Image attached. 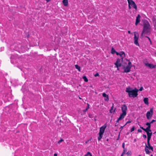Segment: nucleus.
Wrapping results in <instances>:
<instances>
[{
  "instance_id": "1",
  "label": "nucleus",
  "mask_w": 156,
  "mask_h": 156,
  "mask_svg": "<svg viewBox=\"0 0 156 156\" xmlns=\"http://www.w3.org/2000/svg\"><path fill=\"white\" fill-rule=\"evenodd\" d=\"M139 90L135 88L134 89L132 88L128 87L126 88V92L128 93L129 97L130 98L133 97L135 98L137 97L138 94V92Z\"/></svg>"
},
{
  "instance_id": "2",
  "label": "nucleus",
  "mask_w": 156,
  "mask_h": 156,
  "mask_svg": "<svg viewBox=\"0 0 156 156\" xmlns=\"http://www.w3.org/2000/svg\"><path fill=\"white\" fill-rule=\"evenodd\" d=\"M143 26L142 31L145 32V34L149 35L151 31V27L149 22L147 20L145 21L143 23Z\"/></svg>"
},
{
  "instance_id": "3",
  "label": "nucleus",
  "mask_w": 156,
  "mask_h": 156,
  "mask_svg": "<svg viewBox=\"0 0 156 156\" xmlns=\"http://www.w3.org/2000/svg\"><path fill=\"white\" fill-rule=\"evenodd\" d=\"M153 114V108H151L149 111H148L146 114V117L148 120L151 119Z\"/></svg>"
},
{
  "instance_id": "4",
  "label": "nucleus",
  "mask_w": 156,
  "mask_h": 156,
  "mask_svg": "<svg viewBox=\"0 0 156 156\" xmlns=\"http://www.w3.org/2000/svg\"><path fill=\"white\" fill-rule=\"evenodd\" d=\"M140 127L141 129L146 133L147 134H149V135H152V133L151 132V127L144 128L142 126L140 125Z\"/></svg>"
},
{
  "instance_id": "5",
  "label": "nucleus",
  "mask_w": 156,
  "mask_h": 156,
  "mask_svg": "<svg viewBox=\"0 0 156 156\" xmlns=\"http://www.w3.org/2000/svg\"><path fill=\"white\" fill-rule=\"evenodd\" d=\"M128 4H129L132 7L136 10L137 7L135 2L133 0H127Z\"/></svg>"
},
{
  "instance_id": "6",
  "label": "nucleus",
  "mask_w": 156,
  "mask_h": 156,
  "mask_svg": "<svg viewBox=\"0 0 156 156\" xmlns=\"http://www.w3.org/2000/svg\"><path fill=\"white\" fill-rule=\"evenodd\" d=\"M136 32H134V44L138 46H139V44L138 42V39L139 38V35L138 34H137V35H136Z\"/></svg>"
},
{
  "instance_id": "7",
  "label": "nucleus",
  "mask_w": 156,
  "mask_h": 156,
  "mask_svg": "<svg viewBox=\"0 0 156 156\" xmlns=\"http://www.w3.org/2000/svg\"><path fill=\"white\" fill-rule=\"evenodd\" d=\"M106 127H107V126H106V123H105L104 125L101 126L100 128L99 133L104 134V133L105 132V130L106 128Z\"/></svg>"
},
{
  "instance_id": "8",
  "label": "nucleus",
  "mask_w": 156,
  "mask_h": 156,
  "mask_svg": "<svg viewBox=\"0 0 156 156\" xmlns=\"http://www.w3.org/2000/svg\"><path fill=\"white\" fill-rule=\"evenodd\" d=\"M131 67H130L126 66V67L123 66V69H124V71L123 72L128 73L130 72L131 71Z\"/></svg>"
},
{
  "instance_id": "9",
  "label": "nucleus",
  "mask_w": 156,
  "mask_h": 156,
  "mask_svg": "<svg viewBox=\"0 0 156 156\" xmlns=\"http://www.w3.org/2000/svg\"><path fill=\"white\" fill-rule=\"evenodd\" d=\"M122 112L126 114V111L127 109V107L125 104L122 105L121 107Z\"/></svg>"
},
{
  "instance_id": "10",
  "label": "nucleus",
  "mask_w": 156,
  "mask_h": 156,
  "mask_svg": "<svg viewBox=\"0 0 156 156\" xmlns=\"http://www.w3.org/2000/svg\"><path fill=\"white\" fill-rule=\"evenodd\" d=\"M147 145L146 143H145V147H146L147 148H148L150 150H151L152 151H154L153 147L151 146L150 143H147Z\"/></svg>"
},
{
  "instance_id": "11",
  "label": "nucleus",
  "mask_w": 156,
  "mask_h": 156,
  "mask_svg": "<svg viewBox=\"0 0 156 156\" xmlns=\"http://www.w3.org/2000/svg\"><path fill=\"white\" fill-rule=\"evenodd\" d=\"M145 65L146 66H147L149 68L151 69L155 68H156V65H154L152 64H150L147 63H145Z\"/></svg>"
},
{
  "instance_id": "12",
  "label": "nucleus",
  "mask_w": 156,
  "mask_h": 156,
  "mask_svg": "<svg viewBox=\"0 0 156 156\" xmlns=\"http://www.w3.org/2000/svg\"><path fill=\"white\" fill-rule=\"evenodd\" d=\"M140 14H138L137 16L136 17V22L135 23V24L136 26L137 24L140 23Z\"/></svg>"
},
{
  "instance_id": "13",
  "label": "nucleus",
  "mask_w": 156,
  "mask_h": 156,
  "mask_svg": "<svg viewBox=\"0 0 156 156\" xmlns=\"http://www.w3.org/2000/svg\"><path fill=\"white\" fill-rule=\"evenodd\" d=\"M120 57L121 58V62H123V58L126 56V54L123 51L120 52Z\"/></svg>"
},
{
  "instance_id": "14",
  "label": "nucleus",
  "mask_w": 156,
  "mask_h": 156,
  "mask_svg": "<svg viewBox=\"0 0 156 156\" xmlns=\"http://www.w3.org/2000/svg\"><path fill=\"white\" fill-rule=\"evenodd\" d=\"M102 96L104 97L105 98L104 99L105 101H109L108 96L104 92L102 93Z\"/></svg>"
},
{
  "instance_id": "15",
  "label": "nucleus",
  "mask_w": 156,
  "mask_h": 156,
  "mask_svg": "<svg viewBox=\"0 0 156 156\" xmlns=\"http://www.w3.org/2000/svg\"><path fill=\"white\" fill-rule=\"evenodd\" d=\"M126 114V113H124L122 112V113L120 114L119 117L118 118L119 119V120H121L123 119L125 117Z\"/></svg>"
},
{
  "instance_id": "16",
  "label": "nucleus",
  "mask_w": 156,
  "mask_h": 156,
  "mask_svg": "<svg viewBox=\"0 0 156 156\" xmlns=\"http://www.w3.org/2000/svg\"><path fill=\"white\" fill-rule=\"evenodd\" d=\"M126 114V113H124L122 112V113L120 114L119 117L118 118L119 119V120H121L123 119L125 117Z\"/></svg>"
},
{
  "instance_id": "17",
  "label": "nucleus",
  "mask_w": 156,
  "mask_h": 156,
  "mask_svg": "<svg viewBox=\"0 0 156 156\" xmlns=\"http://www.w3.org/2000/svg\"><path fill=\"white\" fill-rule=\"evenodd\" d=\"M114 108V104H112V105L111 107V108L109 110L110 112L111 113H112L113 112H115V110H116V108H115L113 111V109Z\"/></svg>"
},
{
  "instance_id": "18",
  "label": "nucleus",
  "mask_w": 156,
  "mask_h": 156,
  "mask_svg": "<svg viewBox=\"0 0 156 156\" xmlns=\"http://www.w3.org/2000/svg\"><path fill=\"white\" fill-rule=\"evenodd\" d=\"M62 3L64 5L66 6L68 5V0H63Z\"/></svg>"
},
{
  "instance_id": "19",
  "label": "nucleus",
  "mask_w": 156,
  "mask_h": 156,
  "mask_svg": "<svg viewBox=\"0 0 156 156\" xmlns=\"http://www.w3.org/2000/svg\"><path fill=\"white\" fill-rule=\"evenodd\" d=\"M144 101L146 105H148L149 104L148 98H144Z\"/></svg>"
},
{
  "instance_id": "20",
  "label": "nucleus",
  "mask_w": 156,
  "mask_h": 156,
  "mask_svg": "<svg viewBox=\"0 0 156 156\" xmlns=\"http://www.w3.org/2000/svg\"><path fill=\"white\" fill-rule=\"evenodd\" d=\"M147 135V143H150V141L152 135H149V134Z\"/></svg>"
},
{
  "instance_id": "21",
  "label": "nucleus",
  "mask_w": 156,
  "mask_h": 156,
  "mask_svg": "<svg viewBox=\"0 0 156 156\" xmlns=\"http://www.w3.org/2000/svg\"><path fill=\"white\" fill-rule=\"evenodd\" d=\"M98 134L99 136H98V140L99 141L102 138L103 134L99 133Z\"/></svg>"
},
{
  "instance_id": "22",
  "label": "nucleus",
  "mask_w": 156,
  "mask_h": 156,
  "mask_svg": "<svg viewBox=\"0 0 156 156\" xmlns=\"http://www.w3.org/2000/svg\"><path fill=\"white\" fill-rule=\"evenodd\" d=\"M114 64L117 68L121 67L122 65V63H115Z\"/></svg>"
},
{
  "instance_id": "23",
  "label": "nucleus",
  "mask_w": 156,
  "mask_h": 156,
  "mask_svg": "<svg viewBox=\"0 0 156 156\" xmlns=\"http://www.w3.org/2000/svg\"><path fill=\"white\" fill-rule=\"evenodd\" d=\"M75 68L76 69H78V71L79 72H80L81 69H80V66H79L78 65H75Z\"/></svg>"
},
{
  "instance_id": "24",
  "label": "nucleus",
  "mask_w": 156,
  "mask_h": 156,
  "mask_svg": "<svg viewBox=\"0 0 156 156\" xmlns=\"http://www.w3.org/2000/svg\"><path fill=\"white\" fill-rule=\"evenodd\" d=\"M125 59L126 61H127L129 62L128 63V65L127 66H130L131 68L132 66V65L131 62L130 61V60L129 59H128L127 58H126Z\"/></svg>"
},
{
  "instance_id": "25",
  "label": "nucleus",
  "mask_w": 156,
  "mask_h": 156,
  "mask_svg": "<svg viewBox=\"0 0 156 156\" xmlns=\"http://www.w3.org/2000/svg\"><path fill=\"white\" fill-rule=\"evenodd\" d=\"M145 150L147 154H149L150 153H151V152L149 151L148 149L145 147Z\"/></svg>"
},
{
  "instance_id": "26",
  "label": "nucleus",
  "mask_w": 156,
  "mask_h": 156,
  "mask_svg": "<svg viewBox=\"0 0 156 156\" xmlns=\"http://www.w3.org/2000/svg\"><path fill=\"white\" fill-rule=\"evenodd\" d=\"M116 51L114 48L113 47H112L111 48V53L112 54H114L116 52Z\"/></svg>"
},
{
  "instance_id": "27",
  "label": "nucleus",
  "mask_w": 156,
  "mask_h": 156,
  "mask_svg": "<svg viewBox=\"0 0 156 156\" xmlns=\"http://www.w3.org/2000/svg\"><path fill=\"white\" fill-rule=\"evenodd\" d=\"M82 78L84 80V81L85 82H87L88 81V79L85 76H83L82 77Z\"/></svg>"
},
{
  "instance_id": "28",
  "label": "nucleus",
  "mask_w": 156,
  "mask_h": 156,
  "mask_svg": "<svg viewBox=\"0 0 156 156\" xmlns=\"http://www.w3.org/2000/svg\"><path fill=\"white\" fill-rule=\"evenodd\" d=\"M151 123L150 122H147L146 123V125L147 126L146 128L151 127Z\"/></svg>"
},
{
  "instance_id": "29",
  "label": "nucleus",
  "mask_w": 156,
  "mask_h": 156,
  "mask_svg": "<svg viewBox=\"0 0 156 156\" xmlns=\"http://www.w3.org/2000/svg\"><path fill=\"white\" fill-rule=\"evenodd\" d=\"M84 156H92V154L90 152H88L87 154L84 155Z\"/></svg>"
},
{
  "instance_id": "30",
  "label": "nucleus",
  "mask_w": 156,
  "mask_h": 156,
  "mask_svg": "<svg viewBox=\"0 0 156 156\" xmlns=\"http://www.w3.org/2000/svg\"><path fill=\"white\" fill-rule=\"evenodd\" d=\"M121 60V58L120 59L118 58L117 59V60L115 63H120V62Z\"/></svg>"
},
{
  "instance_id": "31",
  "label": "nucleus",
  "mask_w": 156,
  "mask_h": 156,
  "mask_svg": "<svg viewBox=\"0 0 156 156\" xmlns=\"http://www.w3.org/2000/svg\"><path fill=\"white\" fill-rule=\"evenodd\" d=\"M127 63L126 62H124L122 64V69H123V66H124L125 67H126V66L127 65Z\"/></svg>"
},
{
  "instance_id": "32",
  "label": "nucleus",
  "mask_w": 156,
  "mask_h": 156,
  "mask_svg": "<svg viewBox=\"0 0 156 156\" xmlns=\"http://www.w3.org/2000/svg\"><path fill=\"white\" fill-rule=\"evenodd\" d=\"M126 154H127L128 155H129V156H130L131 154L132 153L131 151H129L126 153Z\"/></svg>"
},
{
  "instance_id": "33",
  "label": "nucleus",
  "mask_w": 156,
  "mask_h": 156,
  "mask_svg": "<svg viewBox=\"0 0 156 156\" xmlns=\"http://www.w3.org/2000/svg\"><path fill=\"white\" fill-rule=\"evenodd\" d=\"M135 129V127L134 126H133L132 128H131V131H130V132H132Z\"/></svg>"
},
{
  "instance_id": "34",
  "label": "nucleus",
  "mask_w": 156,
  "mask_h": 156,
  "mask_svg": "<svg viewBox=\"0 0 156 156\" xmlns=\"http://www.w3.org/2000/svg\"><path fill=\"white\" fill-rule=\"evenodd\" d=\"M144 34H145V32H143V31H142V33H141V35H140V37L141 38H142Z\"/></svg>"
},
{
  "instance_id": "35",
  "label": "nucleus",
  "mask_w": 156,
  "mask_h": 156,
  "mask_svg": "<svg viewBox=\"0 0 156 156\" xmlns=\"http://www.w3.org/2000/svg\"><path fill=\"white\" fill-rule=\"evenodd\" d=\"M63 141L64 140L63 139H61L58 141V144H59L62 141Z\"/></svg>"
},
{
  "instance_id": "36",
  "label": "nucleus",
  "mask_w": 156,
  "mask_h": 156,
  "mask_svg": "<svg viewBox=\"0 0 156 156\" xmlns=\"http://www.w3.org/2000/svg\"><path fill=\"white\" fill-rule=\"evenodd\" d=\"M152 20L153 22L156 21V18H155V16H153V17L152 18Z\"/></svg>"
},
{
  "instance_id": "37",
  "label": "nucleus",
  "mask_w": 156,
  "mask_h": 156,
  "mask_svg": "<svg viewBox=\"0 0 156 156\" xmlns=\"http://www.w3.org/2000/svg\"><path fill=\"white\" fill-rule=\"evenodd\" d=\"M132 122V121L131 120H129V121H127L126 123V124L125 125H124V126H126L127 124L128 123H131Z\"/></svg>"
},
{
  "instance_id": "38",
  "label": "nucleus",
  "mask_w": 156,
  "mask_h": 156,
  "mask_svg": "<svg viewBox=\"0 0 156 156\" xmlns=\"http://www.w3.org/2000/svg\"><path fill=\"white\" fill-rule=\"evenodd\" d=\"M120 132H119V134L118 136V137L116 139V140H119V137H120Z\"/></svg>"
},
{
  "instance_id": "39",
  "label": "nucleus",
  "mask_w": 156,
  "mask_h": 156,
  "mask_svg": "<svg viewBox=\"0 0 156 156\" xmlns=\"http://www.w3.org/2000/svg\"><path fill=\"white\" fill-rule=\"evenodd\" d=\"M94 76L95 77H97V76H99V74L98 73H97L94 75Z\"/></svg>"
},
{
  "instance_id": "40",
  "label": "nucleus",
  "mask_w": 156,
  "mask_h": 156,
  "mask_svg": "<svg viewBox=\"0 0 156 156\" xmlns=\"http://www.w3.org/2000/svg\"><path fill=\"white\" fill-rule=\"evenodd\" d=\"M143 89V87H140V89L139 90H140V91H142Z\"/></svg>"
},
{
  "instance_id": "41",
  "label": "nucleus",
  "mask_w": 156,
  "mask_h": 156,
  "mask_svg": "<svg viewBox=\"0 0 156 156\" xmlns=\"http://www.w3.org/2000/svg\"><path fill=\"white\" fill-rule=\"evenodd\" d=\"M122 147L123 149H125V143H122Z\"/></svg>"
},
{
  "instance_id": "42",
  "label": "nucleus",
  "mask_w": 156,
  "mask_h": 156,
  "mask_svg": "<svg viewBox=\"0 0 156 156\" xmlns=\"http://www.w3.org/2000/svg\"><path fill=\"white\" fill-rule=\"evenodd\" d=\"M143 136L144 139H146L147 138V136L145 134H143Z\"/></svg>"
},
{
  "instance_id": "43",
  "label": "nucleus",
  "mask_w": 156,
  "mask_h": 156,
  "mask_svg": "<svg viewBox=\"0 0 156 156\" xmlns=\"http://www.w3.org/2000/svg\"><path fill=\"white\" fill-rule=\"evenodd\" d=\"M156 121V120H155L154 119H153L152 120V121L151 122H150L151 123V124H152V123H153V122H155Z\"/></svg>"
},
{
  "instance_id": "44",
  "label": "nucleus",
  "mask_w": 156,
  "mask_h": 156,
  "mask_svg": "<svg viewBox=\"0 0 156 156\" xmlns=\"http://www.w3.org/2000/svg\"><path fill=\"white\" fill-rule=\"evenodd\" d=\"M153 22L154 23V26L155 27L156 26V21Z\"/></svg>"
},
{
  "instance_id": "45",
  "label": "nucleus",
  "mask_w": 156,
  "mask_h": 156,
  "mask_svg": "<svg viewBox=\"0 0 156 156\" xmlns=\"http://www.w3.org/2000/svg\"><path fill=\"white\" fill-rule=\"evenodd\" d=\"M148 39L149 40V41H150V44H151V45L152 44V41H151V39L150 38V37H149V38H148Z\"/></svg>"
},
{
  "instance_id": "46",
  "label": "nucleus",
  "mask_w": 156,
  "mask_h": 156,
  "mask_svg": "<svg viewBox=\"0 0 156 156\" xmlns=\"http://www.w3.org/2000/svg\"><path fill=\"white\" fill-rule=\"evenodd\" d=\"M137 132L138 133H139V132L141 133L142 132V130L141 129H139L137 130Z\"/></svg>"
},
{
  "instance_id": "47",
  "label": "nucleus",
  "mask_w": 156,
  "mask_h": 156,
  "mask_svg": "<svg viewBox=\"0 0 156 156\" xmlns=\"http://www.w3.org/2000/svg\"><path fill=\"white\" fill-rule=\"evenodd\" d=\"M117 55H120V52H118L117 51H116V52L115 53Z\"/></svg>"
},
{
  "instance_id": "48",
  "label": "nucleus",
  "mask_w": 156,
  "mask_h": 156,
  "mask_svg": "<svg viewBox=\"0 0 156 156\" xmlns=\"http://www.w3.org/2000/svg\"><path fill=\"white\" fill-rule=\"evenodd\" d=\"M125 126H124V125L123 126H121V127H120V129H121V130H120V132H121V130L122 129H123V127Z\"/></svg>"
},
{
  "instance_id": "49",
  "label": "nucleus",
  "mask_w": 156,
  "mask_h": 156,
  "mask_svg": "<svg viewBox=\"0 0 156 156\" xmlns=\"http://www.w3.org/2000/svg\"><path fill=\"white\" fill-rule=\"evenodd\" d=\"M87 107H86V109L88 110V109L89 108V105L88 103L87 104Z\"/></svg>"
},
{
  "instance_id": "50",
  "label": "nucleus",
  "mask_w": 156,
  "mask_h": 156,
  "mask_svg": "<svg viewBox=\"0 0 156 156\" xmlns=\"http://www.w3.org/2000/svg\"><path fill=\"white\" fill-rule=\"evenodd\" d=\"M87 111V110L86 109V108L85 109H84L83 110V111L84 112H86Z\"/></svg>"
},
{
  "instance_id": "51",
  "label": "nucleus",
  "mask_w": 156,
  "mask_h": 156,
  "mask_svg": "<svg viewBox=\"0 0 156 156\" xmlns=\"http://www.w3.org/2000/svg\"><path fill=\"white\" fill-rule=\"evenodd\" d=\"M131 6L129 4H128V8H129V9H131Z\"/></svg>"
},
{
  "instance_id": "52",
  "label": "nucleus",
  "mask_w": 156,
  "mask_h": 156,
  "mask_svg": "<svg viewBox=\"0 0 156 156\" xmlns=\"http://www.w3.org/2000/svg\"><path fill=\"white\" fill-rule=\"evenodd\" d=\"M120 120H119V119L118 118V119H117V120H116V123H117Z\"/></svg>"
},
{
  "instance_id": "53",
  "label": "nucleus",
  "mask_w": 156,
  "mask_h": 156,
  "mask_svg": "<svg viewBox=\"0 0 156 156\" xmlns=\"http://www.w3.org/2000/svg\"><path fill=\"white\" fill-rule=\"evenodd\" d=\"M57 156V153H55L54 154V156Z\"/></svg>"
},
{
  "instance_id": "54",
  "label": "nucleus",
  "mask_w": 156,
  "mask_h": 156,
  "mask_svg": "<svg viewBox=\"0 0 156 156\" xmlns=\"http://www.w3.org/2000/svg\"><path fill=\"white\" fill-rule=\"evenodd\" d=\"M128 34H131V32L129 30H128Z\"/></svg>"
},
{
  "instance_id": "55",
  "label": "nucleus",
  "mask_w": 156,
  "mask_h": 156,
  "mask_svg": "<svg viewBox=\"0 0 156 156\" xmlns=\"http://www.w3.org/2000/svg\"><path fill=\"white\" fill-rule=\"evenodd\" d=\"M47 2H49L51 0H46Z\"/></svg>"
},
{
  "instance_id": "56",
  "label": "nucleus",
  "mask_w": 156,
  "mask_h": 156,
  "mask_svg": "<svg viewBox=\"0 0 156 156\" xmlns=\"http://www.w3.org/2000/svg\"><path fill=\"white\" fill-rule=\"evenodd\" d=\"M118 125H119V124H117V123H116L115 126H118Z\"/></svg>"
},
{
  "instance_id": "57",
  "label": "nucleus",
  "mask_w": 156,
  "mask_h": 156,
  "mask_svg": "<svg viewBox=\"0 0 156 156\" xmlns=\"http://www.w3.org/2000/svg\"><path fill=\"white\" fill-rule=\"evenodd\" d=\"M145 37H146V38H147L148 39L149 38V37L148 36H145Z\"/></svg>"
},
{
  "instance_id": "58",
  "label": "nucleus",
  "mask_w": 156,
  "mask_h": 156,
  "mask_svg": "<svg viewBox=\"0 0 156 156\" xmlns=\"http://www.w3.org/2000/svg\"><path fill=\"white\" fill-rule=\"evenodd\" d=\"M129 134V132H127V133H126V135H128V134Z\"/></svg>"
},
{
  "instance_id": "59",
  "label": "nucleus",
  "mask_w": 156,
  "mask_h": 156,
  "mask_svg": "<svg viewBox=\"0 0 156 156\" xmlns=\"http://www.w3.org/2000/svg\"><path fill=\"white\" fill-rule=\"evenodd\" d=\"M117 68V70H119V68Z\"/></svg>"
},
{
  "instance_id": "60",
  "label": "nucleus",
  "mask_w": 156,
  "mask_h": 156,
  "mask_svg": "<svg viewBox=\"0 0 156 156\" xmlns=\"http://www.w3.org/2000/svg\"><path fill=\"white\" fill-rule=\"evenodd\" d=\"M156 133V131L155 132H154V133H153V134H155Z\"/></svg>"
},
{
  "instance_id": "61",
  "label": "nucleus",
  "mask_w": 156,
  "mask_h": 156,
  "mask_svg": "<svg viewBox=\"0 0 156 156\" xmlns=\"http://www.w3.org/2000/svg\"><path fill=\"white\" fill-rule=\"evenodd\" d=\"M134 141H136V139H134Z\"/></svg>"
},
{
  "instance_id": "62",
  "label": "nucleus",
  "mask_w": 156,
  "mask_h": 156,
  "mask_svg": "<svg viewBox=\"0 0 156 156\" xmlns=\"http://www.w3.org/2000/svg\"><path fill=\"white\" fill-rule=\"evenodd\" d=\"M138 156H142L141 155H138Z\"/></svg>"
},
{
  "instance_id": "63",
  "label": "nucleus",
  "mask_w": 156,
  "mask_h": 156,
  "mask_svg": "<svg viewBox=\"0 0 156 156\" xmlns=\"http://www.w3.org/2000/svg\"><path fill=\"white\" fill-rule=\"evenodd\" d=\"M151 156H153V155L151 154Z\"/></svg>"
},
{
  "instance_id": "64",
  "label": "nucleus",
  "mask_w": 156,
  "mask_h": 156,
  "mask_svg": "<svg viewBox=\"0 0 156 156\" xmlns=\"http://www.w3.org/2000/svg\"><path fill=\"white\" fill-rule=\"evenodd\" d=\"M61 120H60L59 121V122H61Z\"/></svg>"
}]
</instances>
